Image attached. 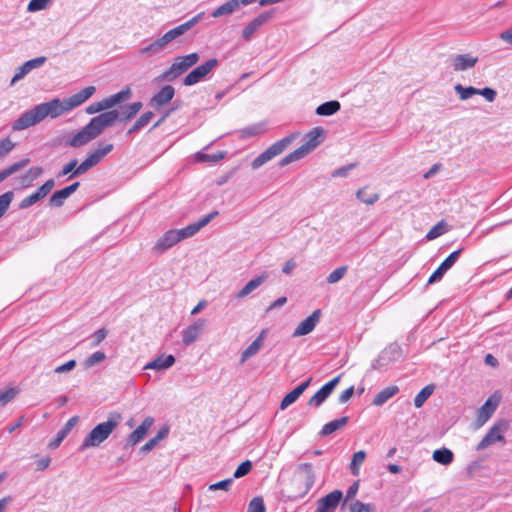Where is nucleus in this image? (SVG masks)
I'll use <instances>...</instances> for the list:
<instances>
[{"label": "nucleus", "mask_w": 512, "mask_h": 512, "mask_svg": "<svg viewBox=\"0 0 512 512\" xmlns=\"http://www.w3.org/2000/svg\"><path fill=\"white\" fill-rule=\"evenodd\" d=\"M175 363V357L173 355H161L151 362L147 363L144 369L151 370H166Z\"/></svg>", "instance_id": "obj_27"}, {"label": "nucleus", "mask_w": 512, "mask_h": 512, "mask_svg": "<svg viewBox=\"0 0 512 512\" xmlns=\"http://www.w3.org/2000/svg\"><path fill=\"white\" fill-rule=\"evenodd\" d=\"M131 96L132 91L129 87H127L116 94L104 98V100L106 102L105 104L107 105L108 109H111L112 107L129 100Z\"/></svg>", "instance_id": "obj_28"}, {"label": "nucleus", "mask_w": 512, "mask_h": 512, "mask_svg": "<svg viewBox=\"0 0 512 512\" xmlns=\"http://www.w3.org/2000/svg\"><path fill=\"white\" fill-rule=\"evenodd\" d=\"M399 392V388L396 385H391L383 390H381L376 396L374 397L372 404L375 406H382L384 403H386L390 398L395 396Z\"/></svg>", "instance_id": "obj_31"}, {"label": "nucleus", "mask_w": 512, "mask_h": 512, "mask_svg": "<svg viewBox=\"0 0 512 512\" xmlns=\"http://www.w3.org/2000/svg\"><path fill=\"white\" fill-rule=\"evenodd\" d=\"M294 138L295 135L291 134L272 144L252 161V168L258 169L268 161L272 160L274 157L280 155L291 144Z\"/></svg>", "instance_id": "obj_7"}, {"label": "nucleus", "mask_w": 512, "mask_h": 512, "mask_svg": "<svg viewBox=\"0 0 512 512\" xmlns=\"http://www.w3.org/2000/svg\"><path fill=\"white\" fill-rule=\"evenodd\" d=\"M497 402H492V399L489 398L478 410L476 417V425L477 427H481L484 425L489 418L493 415L496 410Z\"/></svg>", "instance_id": "obj_25"}, {"label": "nucleus", "mask_w": 512, "mask_h": 512, "mask_svg": "<svg viewBox=\"0 0 512 512\" xmlns=\"http://www.w3.org/2000/svg\"><path fill=\"white\" fill-rule=\"evenodd\" d=\"M175 95V89L171 85H165L151 99L150 105L158 108L169 103Z\"/></svg>", "instance_id": "obj_24"}, {"label": "nucleus", "mask_w": 512, "mask_h": 512, "mask_svg": "<svg viewBox=\"0 0 512 512\" xmlns=\"http://www.w3.org/2000/svg\"><path fill=\"white\" fill-rule=\"evenodd\" d=\"M321 317V310L316 309L310 316L304 319L293 332V337H299L309 334L314 330L316 325L319 323Z\"/></svg>", "instance_id": "obj_17"}, {"label": "nucleus", "mask_w": 512, "mask_h": 512, "mask_svg": "<svg viewBox=\"0 0 512 512\" xmlns=\"http://www.w3.org/2000/svg\"><path fill=\"white\" fill-rule=\"evenodd\" d=\"M482 95L488 102H493L496 98V91L492 88L485 87L483 89H478V94Z\"/></svg>", "instance_id": "obj_62"}, {"label": "nucleus", "mask_w": 512, "mask_h": 512, "mask_svg": "<svg viewBox=\"0 0 512 512\" xmlns=\"http://www.w3.org/2000/svg\"><path fill=\"white\" fill-rule=\"evenodd\" d=\"M324 136V129L322 127H314L311 131H309L304 137V143L289 153L285 157H283L279 164L280 166H286L295 161H298L308 155L311 151H313L317 146H319L322 142Z\"/></svg>", "instance_id": "obj_5"}, {"label": "nucleus", "mask_w": 512, "mask_h": 512, "mask_svg": "<svg viewBox=\"0 0 512 512\" xmlns=\"http://www.w3.org/2000/svg\"><path fill=\"white\" fill-rule=\"evenodd\" d=\"M434 391L433 385H427L414 398V405L416 408H421L425 401L432 395Z\"/></svg>", "instance_id": "obj_42"}, {"label": "nucleus", "mask_w": 512, "mask_h": 512, "mask_svg": "<svg viewBox=\"0 0 512 512\" xmlns=\"http://www.w3.org/2000/svg\"><path fill=\"white\" fill-rule=\"evenodd\" d=\"M141 108H142L141 102L131 103L130 105L126 106L121 112H119L120 115H119L118 119L121 122L129 121L138 114V112L141 110Z\"/></svg>", "instance_id": "obj_38"}, {"label": "nucleus", "mask_w": 512, "mask_h": 512, "mask_svg": "<svg viewBox=\"0 0 512 512\" xmlns=\"http://www.w3.org/2000/svg\"><path fill=\"white\" fill-rule=\"evenodd\" d=\"M51 0H31L28 3L27 11L28 12H36L40 10H44L48 7Z\"/></svg>", "instance_id": "obj_53"}, {"label": "nucleus", "mask_w": 512, "mask_h": 512, "mask_svg": "<svg viewBox=\"0 0 512 512\" xmlns=\"http://www.w3.org/2000/svg\"><path fill=\"white\" fill-rule=\"evenodd\" d=\"M218 65V60L216 58H211L207 60L205 63L197 66L192 71H190L185 78L183 79V84L185 86H193L200 81H202L216 66Z\"/></svg>", "instance_id": "obj_11"}, {"label": "nucleus", "mask_w": 512, "mask_h": 512, "mask_svg": "<svg viewBox=\"0 0 512 512\" xmlns=\"http://www.w3.org/2000/svg\"><path fill=\"white\" fill-rule=\"evenodd\" d=\"M218 211H212L206 216L202 217L195 223H191L188 226L181 229H171L166 231L154 245V250L158 253H163L170 249L172 246L180 242L181 240L190 238L198 233L203 227L208 225L217 215Z\"/></svg>", "instance_id": "obj_2"}, {"label": "nucleus", "mask_w": 512, "mask_h": 512, "mask_svg": "<svg viewBox=\"0 0 512 512\" xmlns=\"http://www.w3.org/2000/svg\"><path fill=\"white\" fill-rule=\"evenodd\" d=\"M341 108V104L337 100L322 103L316 108V114L320 116H331L337 113Z\"/></svg>", "instance_id": "obj_36"}, {"label": "nucleus", "mask_w": 512, "mask_h": 512, "mask_svg": "<svg viewBox=\"0 0 512 512\" xmlns=\"http://www.w3.org/2000/svg\"><path fill=\"white\" fill-rule=\"evenodd\" d=\"M121 419L122 416L120 413H110L107 421L99 423L89 432L81 443L79 449L84 451L91 447L100 446L116 429Z\"/></svg>", "instance_id": "obj_3"}, {"label": "nucleus", "mask_w": 512, "mask_h": 512, "mask_svg": "<svg viewBox=\"0 0 512 512\" xmlns=\"http://www.w3.org/2000/svg\"><path fill=\"white\" fill-rule=\"evenodd\" d=\"M315 482V475L312 465L309 463L299 464L291 480V499L304 497L312 488Z\"/></svg>", "instance_id": "obj_4"}, {"label": "nucleus", "mask_w": 512, "mask_h": 512, "mask_svg": "<svg viewBox=\"0 0 512 512\" xmlns=\"http://www.w3.org/2000/svg\"><path fill=\"white\" fill-rule=\"evenodd\" d=\"M252 469V463L249 460L242 462L234 472V478H241L247 475Z\"/></svg>", "instance_id": "obj_57"}, {"label": "nucleus", "mask_w": 512, "mask_h": 512, "mask_svg": "<svg viewBox=\"0 0 512 512\" xmlns=\"http://www.w3.org/2000/svg\"><path fill=\"white\" fill-rule=\"evenodd\" d=\"M113 150V144L109 143L93 151L74 171V175H83L98 165L102 159Z\"/></svg>", "instance_id": "obj_8"}, {"label": "nucleus", "mask_w": 512, "mask_h": 512, "mask_svg": "<svg viewBox=\"0 0 512 512\" xmlns=\"http://www.w3.org/2000/svg\"><path fill=\"white\" fill-rule=\"evenodd\" d=\"M343 494L340 490H334L318 500L316 512H335Z\"/></svg>", "instance_id": "obj_16"}, {"label": "nucleus", "mask_w": 512, "mask_h": 512, "mask_svg": "<svg viewBox=\"0 0 512 512\" xmlns=\"http://www.w3.org/2000/svg\"><path fill=\"white\" fill-rule=\"evenodd\" d=\"M349 510L350 512H372L373 508L370 504H365L357 500L350 505Z\"/></svg>", "instance_id": "obj_60"}, {"label": "nucleus", "mask_w": 512, "mask_h": 512, "mask_svg": "<svg viewBox=\"0 0 512 512\" xmlns=\"http://www.w3.org/2000/svg\"><path fill=\"white\" fill-rule=\"evenodd\" d=\"M247 512H266L263 498L254 497L248 505Z\"/></svg>", "instance_id": "obj_51"}, {"label": "nucleus", "mask_w": 512, "mask_h": 512, "mask_svg": "<svg viewBox=\"0 0 512 512\" xmlns=\"http://www.w3.org/2000/svg\"><path fill=\"white\" fill-rule=\"evenodd\" d=\"M118 110H109L93 117L88 125L96 138L108 127L112 126L119 118Z\"/></svg>", "instance_id": "obj_10"}, {"label": "nucleus", "mask_w": 512, "mask_h": 512, "mask_svg": "<svg viewBox=\"0 0 512 512\" xmlns=\"http://www.w3.org/2000/svg\"><path fill=\"white\" fill-rule=\"evenodd\" d=\"M255 2L256 0H228L215 10H213L211 16L213 18H218L224 15H230L234 13L240 6H248Z\"/></svg>", "instance_id": "obj_20"}, {"label": "nucleus", "mask_w": 512, "mask_h": 512, "mask_svg": "<svg viewBox=\"0 0 512 512\" xmlns=\"http://www.w3.org/2000/svg\"><path fill=\"white\" fill-rule=\"evenodd\" d=\"M225 156H226V152H218L217 154H212V155L206 154L203 152H198L195 155L196 160L199 162H206V161L218 162V161L222 160Z\"/></svg>", "instance_id": "obj_48"}, {"label": "nucleus", "mask_w": 512, "mask_h": 512, "mask_svg": "<svg viewBox=\"0 0 512 512\" xmlns=\"http://www.w3.org/2000/svg\"><path fill=\"white\" fill-rule=\"evenodd\" d=\"M432 458L435 462L442 465H449L454 460L453 452L448 448L437 449L433 452Z\"/></svg>", "instance_id": "obj_37"}, {"label": "nucleus", "mask_w": 512, "mask_h": 512, "mask_svg": "<svg viewBox=\"0 0 512 512\" xmlns=\"http://www.w3.org/2000/svg\"><path fill=\"white\" fill-rule=\"evenodd\" d=\"M106 358L105 353L102 351H96L91 354L85 361L87 368L93 367L94 365L102 362Z\"/></svg>", "instance_id": "obj_54"}, {"label": "nucleus", "mask_w": 512, "mask_h": 512, "mask_svg": "<svg viewBox=\"0 0 512 512\" xmlns=\"http://www.w3.org/2000/svg\"><path fill=\"white\" fill-rule=\"evenodd\" d=\"M166 47V44L160 37L151 42L150 44H148L147 46L141 48L139 50V54L142 56L152 57L161 53Z\"/></svg>", "instance_id": "obj_30"}, {"label": "nucleus", "mask_w": 512, "mask_h": 512, "mask_svg": "<svg viewBox=\"0 0 512 512\" xmlns=\"http://www.w3.org/2000/svg\"><path fill=\"white\" fill-rule=\"evenodd\" d=\"M462 252V249H458L454 252H452L441 264L440 266L433 272V274L430 276L428 280V284L435 283L437 281H440L444 274L452 268V266L456 263L458 260L460 254Z\"/></svg>", "instance_id": "obj_18"}, {"label": "nucleus", "mask_w": 512, "mask_h": 512, "mask_svg": "<svg viewBox=\"0 0 512 512\" xmlns=\"http://www.w3.org/2000/svg\"><path fill=\"white\" fill-rule=\"evenodd\" d=\"M80 183L75 182L54 192L49 198L48 204L52 208H59L64 205L65 201L78 189Z\"/></svg>", "instance_id": "obj_19"}, {"label": "nucleus", "mask_w": 512, "mask_h": 512, "mask_svg": "<svg viewBox=\"0 0 512 512\" xmlns=\"http://www.w3.org/2000/svg\"><path fill=\"white\" fill-rule=\"evenodd\" d=\"M78 422V417L73 416L71 417L64 427L57 433L56 438L49 444L51 448H57L61 442L65 439V437L69 434V432L73 429V427Z\"/></svg>", "instance_id": "obj_29"}, {"label": "nucleus", "mask_w": 512, "mask_h": 512, "mask_svg": "<svg viewBox=\"0 0 512 512\" xmlns=\"http://www.w3.org/2000/svg\"><path fill=\"white\" fill-rule=\"evenodd\" d=\"M29 162H30V160L28 158H26V159H22L21 161H18L16 163L12 164L7 169L0 172V177L4 181L8 176L12 175L13 173L19 171L20 169H22L23 167L28 165Z\"/></svg>", "instance_id": "obj_43"}, {"label": "nucleus", "mask_w": 512, "mask_h": 512, "mask_svg": "<svg viewBox=\"0 0 512 512\" xmlns=\"http://www.w3.org/2000/svg\"><path fill=\"white\" fill-rule=\"evenodd\" d=\"M78 160L72 159L67 164H65L61 171L58 172L57 178L69 175V179L75 178L78 175H74V171L77 168Z\"/></svg>", "instance_id": "obj_47"}, {"label": "nucleus", "mask_w": 512, "mask_h": 512, "mask_svg": "<svg viewBox=\"0 0 512 512\" xmlns=\"http://www.w3.org/2000/svg\"><path fill=\"white\" fill-rule=\"evenodd\" d=\"M356 195L361 202L367 205H373L379 200V195L377 193H368L366 188L359 189Z\"/></svg>", "instance_id": "obj_45"}, {"label": "nucleus", "mask_w": 512, "mask_h": 512, "mask_svg": "<svg viewBox=\"0 0 512 512\" xmlns=\"http://www.w3.org/2000/svg\"><path fill=\"white\" fill-rule=\"evenodd\" d=\"M14 197V193L12 191H8L0 195V218L5 214L8 210L12 200Z\"/></svg>", "instance_id": "obj_50"}, {"label": "nucleus", "mask_w": 512, "mask_h": 512, "mask_svg": "<svg viewBox=\"0 0 512 512\" xmlns=\"http://www.w3.org/2000/svg\"><path fill=\"white\" fill-rule=\"evenodd\" d=\"M107 336V330L105 328L98 329L93 335V346H98Z\"/></svg>", "instance_id": "obj_64"}, {"label": "nucleus", "mask_w": 512, "mask_h": 512, "mask_svg": "<svg viewBox=\"0 0 512 512\" xmlns=\"http://www.w3.org/2000/svg\"><path fill=\"white\" fill-rule=\"evenodd\" d=\"M348 420L349 418L344 416L325 424L319 432L320 436L325 437L334 433L335 431L344 427L348 423Z\"/></svg>", "instance_id": "obj_35"}, {"label": "nucleus", "mask_w": 512, "mask_h": 512, "mask_svg": "<svg viewBox=\"0 0 512 512\" xmlns=\"http://www.w3.org/2000/svg\"><path fill=\"white\" fill-rule=\"evenodd\" d=\"M509 424L505 420L496 422L486 433L483 439L478 443L476 450L481 451L493 445L496 442H504V432L507 431Z\"/></svg>", "instance_id": "obj_9"}, {"label": "nucleus", "mask_w": 512, "mask_h": 512, "mask_svg": "<svg viewBox=\"0 0 512 512\" xmlns=\"http://www.w3.org/2000/svg\"><path fill=\"white\" fill-rule=\"evenodd\" d=\"M95 91L96 88L94 86H87L76 94L63 100L53 98L48 102L38 104L32 109L22 113L19 118L13 122L12 129L14 131H21L40 123L46 117H50L52 119L57 118L82 105L93 96Z\"/></svg>", "instance_id": "obj_1"}, {"label": "nucleus", "mask_w": 512, "mask_h": 512, "mask_svg": "<svg viewBox=\"0 0 512 512\" xmlns=\"http://www.w3.org/2000/svg\"><path fill=\"white\" fill-rule=\"evenodd\" d=\"M153 116L154 114L151 111L143 113L133 124V126L127 131V135L134 134L140 131L145 126H147L149 122L152 120Z\"/></svg>", "instance_id": "obj_40"}, {"label": "nucleus", "mask_w": 512, "mask_h": 512, "mask_svg": "<svg viewBox=\"0 0 512 512\" xmlns=\"http://www.w3.org/2000/svg\"><path fill=\"white\" fill-rule=\"evenodd\" d=\"M55 186V181L53 179H48L43 185H41L35 192L38 194V196L42 199H44L46 196L50 194L52 189Z\"/></svg>", "instance_id": "obj_52"}, {"label": "nucleus", "mask_w": 512, "mask_h": 512, "mask_svg": "<svg viewBox=\"0 0 512 512\" xmlns=\"http://www.w3.org/2000/svg\"><path fill=\"white\" fill-rule=\"evenodd\" d=\"M153 423L154 419L152 417H146L143 422L130 433L127 439L128 444L134 446L144 439Z\"/></svg>", "instance_id": "obj_23"}, {"label": "nucleus", "mask_w": 512, "mask_h": 512, "mask_svg": "<svg viewBox=\"0 0 512 512\" xmlns=\"http://www.w3.org/2000/svg\"><path fill=\"white\" fill-rule=\"evenodd\" d=\"M200 60V55L196 52L177 56L173 59L172 64L169 68L161 73L159 79L161 81H174L185 72H187L190 68L198 63Z\"/></svg>", "instance_id": "obj_6"}, {"label": "nucleus", "mask_w": 512, "mask_h": 512, "mask_svg": "<svg viewBox=\"0 0 512 512\" xmlns=\"http://www.w3.org/2000/svg\"><path fill=\"white\" fill-rule=\"evenodd\" d=\"M75 367H76V361L69 360L65 364L56 367L54 372L57 374L66 373V372L73 370Z\"/></svg>", "instance_id": "obj_63"}, {"label": "nucleus", "mask_w": 512, "mask_h": 512, "mask_svg": "<svg viewBox=\"0 0 512 512\" xmlns=\"http://www.w3.org/2000/svg\"><path fill=\"white\" fill-rule=\"evenodd\" d=\"M96 136L93 133V131L90 129L89 125H85L80 131H78L68 142L67 144L74 148H79L93 139H95Z\"/></svg>", "instance_id": "obj_21"}, {"label": "nucleus", "mask_w": 512, "mask_h": 512, "mask_svg": "<svg viewBox=\"0 0 512 512\" xmlns=\"http://www.w3.org/2000/svg\"><path fill=\"white\" fill-rule=\"evenodd\" d=\"M105 103H106L105 100L102 99L99 102H94V103L90 104L89 106L86 107V113L92 115V114L98 113L100 111L107 110L108 107Z\"/></svg>", "instance_id": "obj_59"}, {"label": "nucleus", "mask_w": 512, "mask_h": 512, "mask_svg": "<svg viewBox=\"0 0 512 512\" xmlns=\"http://www.w3.org/2000/svg\"><path fill=\"white\" fill-rule=\"evenodd\" d=\"M456 93L459 95V98L461 100H467L471 98L474 95L478 94V89L472 86L464 87L461 84H457L454 87Z\"/></svg>", "instance_id": "obj_46"}, {"label": "nucleus", "mask_w": 512, "mask_h": 512, "mask_svg": "<svg viewBox=\"0 0 512 512\" xmlns=\"http://www.w3.org/2000/svg\"><path fill=\"white\" fill-rule=\"evenodd\" d=\"M312 381V378L310 377L300 385H298L296 388H294L292 391L287 393L280 403V409L285 410L290 405H292L303 393L304 391L309 387L310 383Z\"/></svg>", "instance_id": "obj_22"}, {"label": "nucleus", "mask_w": 512, "mask_h": 512, "mask_svg": "<svg viewBox=\"0 0 512 512\" xmlns=\"http://www.w3.org/2000/svg\"><path fill=\"white\" fill-rule=\"evenodd\" d=\"M15 147L10 138L0 140V159L8 155Z\"/></svg>", "instance_id": "obj_56"}, {"label": "nucleus", "mask_w": 512, "mask_h": 512, "mask_svg": "<svg viewBox=\"0 0 512 512\" xmlns=\"http://www.w3.org/2000/svg\"><path fill=\"white\" fill-rule=\"evenodd\" d=\"M477 62V57H473L470 54H460L453 58L452 65L455 71H464L474 67Z\"/></svg>", "instance_id": "obj_26"}, {"label": "nucleus", "mask_w": 512, "mask_h": 512, "mask_svg": "<svg viewBox=\"0 0 512 512\" xmlns=\"http://www.w3.org/2000/svg\"><path fill=\"white\" fill-rule=\"evenodd\" d=\"M447 231V224L442 220L434 225L426 234L427 240H434Z\"/></svg>", "instance_id": "obj_44"}, {"label": "nucleus", "mask_w": 512, "mask_h": 512, "mask_svg": "<svg viewBox=\"0 0 512 512\" xmlns=\"http://www.w3.org/2000/svg\"><path fill=\"white\" fill-rule=\"evenodd\" d=\"M207 320L204 318L196 319L192 324L182 331V342L185 346H189L198 340L200 335L205 331Z\"/></svg>", "instance_id": "obj_12"}, {"label": "nucleus", "mask_w": 512, "mask_h": 512, "mask_svg": "<svg viewBox=\"0 0 512 512\" xmlns=\"http://www.w3.org/2000/svg\"><path fill=\"white\" fill-rule=\"evenodd\" d=\"M265 332L262 331L261 334L242 352L241 354V362L244 363L250 357L256 355L261 347L263 346Z\"/></svg>", "instance_id": "obj_33"}, {"label": "nucleus", "mask_w": 512, "mask_h": 512, "mask_svg": "<svg viewBox=\"0 0 512 512\" xmlns=\"http://www.w3.org/2000/svg\"><path fill=\"white\" fill-rule=\"evenodd\" d=\"M341 375L336 376L325 385H323L308 401V405L318 408L320 407L332 394L336 386L339 384Z\"/></svg>", "instance_id": "obj_13"}, {"label": "nucleus", "mask_w": 512, "mask_h": 512, "mask_svg": "<svg viewBox=\"0 0 512 512\" xmlns=\"http://www.w3.org/2000/svg\"><path fill=\"white\" fill-rule=\"evenodd\" d=\"M47 58L45 56H40L31 60L26 61L24 64L19 66L15 75L13 76L10 85H15L18 81L23 79L27 74H29L32 70L41 67L46 62Z\"/></svg>", "instance_id": "obj_14"}, {"label": "nucleus", "mask_w": 512, "mask_h": 512, "mask_svg": "<svg viewBox=\"0 0 512 512\" xmlns=\"http://www.w3.org/2000/svg\"><path fill=\"white\" fill-rule=\"evenodd\" d=\"M39 201H41V198L38 196V194L36 192H34L31 195L23 198L20 201L19 208L26 209V208L31 207L32 205L36 204Z\"/></svg>", "instance_id": "obj_55"}, {"label": "nucleus", "mask_w": 512, "mask_h": 512, "mask_svg": "<svg viewBox=\"0 0 512 512\" xmlns=\"http://www.w3.org/2000/svg\"><path fill=\"white\" fill-rule=\"evenodd\" d=\"M43 173V169L40 166L32 167L30 168L27 173H25L21 177V183L23 187H30L32 186L33 182L41 176Z\"/></svg>", "instance_id": "obj_39"}, {"label": "nucleus", "mask_w": 512, "mask_h": 512, "mask_svg": "<svg viewBox=\"0 0 512 512\" xmlns=\"http://www.w3.org/2000/svg\"><path fill=\"white\" fill-rule=\"evenodd\" d=\"M204 16V12H200L190 20L186 21L185 23L173 28L170 30L173 36L177 39L178 37L185 34L187 31H189L191 28H193Z\"/></svg>", "instance_id": "obj_32"}, {"label": "nucleus", "mask_w": 512, "mask_h": 512, "mask_svg": "<svg viewBox=\"0 0 512 512\" xmlns=\"http://www.w3.org/2000/svg\"><path fill=\"white\" fill-rule=\"evenodd\" d=\"M274 15L273 11H266L259 14L252 21H250L242 31V37L244 40L249 41L253 34L267 23Z\"/></svg>", "instance_id": "obj_15"}, {"label": "nucleus", "mask_w": 512, "mask_h": 512, "mask_svg": "<svg viewBox=\"0 0 512 512\" xmlns=\"http://www.w3.org/2000/svg\"><path fill=\"white\" fill-rule=\"evenodd\" d=\"M365 458H366V453L363 450L357 451L353 454L352 460L350 462V470L354 476H358L359 471H360V466L364 462Z\"/></svg>", "instance_id": "obj_41"}, {"label": "nucleus", "mask_w": 512, "mask_h": 512, "mask_svg": "<svg viewBox=\"0 0 512 512\" xmlns=\"http://www.w3.org/2000/svg\"><path fill=\"white\" fill-rule=\"evenodd\" d=\"M347 269H348L347 266H340V267L336 268L327 276V282L329 284L337 283L345 276Z\"/></svg>", "instance_id": "obj_49"}, {"label": "nucleus", "mask_w": 512, "mask_h": 512, "mask_svg": "<svg viewBox=\"0 0 512 512\" xmlns=\"http://www.w3.org/2000/svg\"><path fill=\"white\" fill-rule=\"evenodd\" d=\"M232 483H233V479L232 478H228V479L222 480L220 482L211 484L209 486V490H211V491H215V490H225V491H228L230 489V487L232 486Z\"/></svg>", "instance_id": "obj_61"}, {"label": "nucleus", "mask_w": 512, "mask_h": 512, "mask_svg": "<svg viewBox=\"0 0 512 512\" xmlns=\"http://www.w3.org/2000/svg\"><path fill=\"white\" fill-rule=\"evenodd\" d=\"M266 279V274H262L252 280H250L238 293L236 297L238 299H243L247 297L250 293H252L255 289H257Z\"/></svg>", "instance_id": "obj_34"}, {"label": "nucleus", "mask_w": 512, "mask_h": 512, "mask_svg": "<svg viewBox=\"0 0 512 512\" xmlns=\"http://www.w3.org/2000/svg\"><path fill=\"white\" fill-rule=\"evenodd\" d=\"M17 394V390L10 388L4 391H0V405L5 406L7 403L12 401Z\"/></svg>", "instance_id": "obj_58"}]
</instances>
